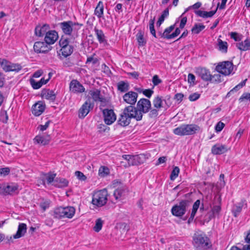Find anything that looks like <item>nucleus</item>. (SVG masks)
Wrapping results in <instances>:
<instances>
[{
	"label": "nucleus",
	"mask_w": 250,
	"mask_h": 250,
	"mask_svg": "<svg viewBox=\"0 0 250 250\" xmlns=\"http://www.w3.org/2000/svg\"><path fill=\"white\" fill-rule=\"evenodd\" d=\"M68 184V181L65 179L57 178L55 179L53 185L59 188H63L67 187Z\"/></svg>",
	"instance_id": "nucleus-27"
},
{
	"label": "nucleus",
	"mask_w": 250,
	"mask_h": 250,
	"mask_svg": "<svg viewBox=\"0 0 250 250\" xmlns=\"http://www.w3.org/2000/svg\"><path fill=\"white\" fill-rule=\"evenodd\" d=\"M195 73L197 76L205 82L209 81L210 79V71L204 67H198L195 69Z\"/></svg>",
	"instance_id": "nucleus-13"
},
{
	"label": "nucleus",
	"mask_w": 250,
	"mask_h": 250,
	"mask_svg": "<svg viewBox=\"0 0 250 250\" xmlns=\"http://www.w3.org/2000/svg\"><path fill=\"white\" fill-rule=\"evenodd\" d=\"M159 109L155 108L153 109H151L149 110L150 112L149 113V116L150 118H155L156 117L158 114H159Z\"/></svg>",
	"instance_id": "nucleus-53"
},
{
	"label": "nucleus",
	"mask_w": 250,
	"mask_h": 250,
	"mask_svg": "<svg viewBox=\"0 0 250 250\" xmlns=\"http://www.w3.org/2000/svg\"><path fill=\"white\" fill-rule=\"evenodd\" d=\"M82 24L71 21H63L59 23L62 32L66 35L74 37L77 35Z\"/></svg>",
	"instance_id": "nucleus-2"
},
{
	"label": "nucleus",
	"mask_w": 250,
	"mask_h": 250,
	"mask_svg": "<svg viewBox=\"0 0 250 250\" xmlns=\"http://www.w3.org/2000/svg\"><path fill=\"white\" fill-rule=\"evenodd\" d=\"M217 42L219 50L223 53H227L228 46V43L219 39H218Z\"/></svg>",
	"instance_id": "nucleus-36"
},
{
	"label": "nucleus",
	"mask_w": 250,
	"mask_h": 250,
	"mask_svg": "<svg viewBox=\"0 0 250 250\" xmlns=\"http://www.w3.org/2000/svg\"><path fill=\"white\" fill-rule=\"evenodd\" d=\"M193 245L196 250H208L211 247V244L206 234L201 231H196L192 237Z\"/></svg>",
	"instance_id": "nucleus-1"
},
{
	"label": "nucleus",
	"mask_w": 250,
	"mask_h": 250,
	"mask_svg": "<svg viewBox=\"0 0 250 250\" xmlns=\"http://www.w3.org/2000/svg\"><path fill=\"white\" fill-rule=\"evenodd\" d=\"M205 28V26L203 24L200 23H195L192 28L191 31L193 34H198L201 31L204 29Z\"/></svg>",
	"instance_id": "nucleus-41"
},
{
	"label": "nucleus",
	"mask_w": 250,
	"mask_h": 250,
	"mask_svg": "<svg viewBox=\"0 0 250 250\" xmlns=\"http://www.w3.org/2000/svg\"><path fill=\"white\" fill-rule=\"evenodd\" d=\"M228 148L226 146L217 144L213 146L211 148L212 153L215 155H220L226 152Z\"/></svg>",
	"instance_id": "nucleus-24"
},
{
	"label": "nucleus",
	"mask_w": 250,
	"mask_h": 250,
	"mask_svg": "<svg viewBox=\"0 0 250 250\" xmlns=\"http://www.w3.org/2000/svg\"><path fill=\"white\" fill-rule=\"evenodd\" d=\"M154 108L160 109L163 107V98L162 97L157 96L155 97L152 102Z\"/></svg>",
	"instance_id": "nucleus-35"
},
{
	"label": "nucleus",
	"mask_w": 250,
	"mask_h": 250,
	"mask_svg": "<svg viewBox=\"0 0 250 250\" xmlns=\"http://www.w3.org/2000/svg\"><path fill=\"white\" fill-rule=\"evenodd\" d=\"M103 221L101 218H98L96 220L95 226L93 229L95 231L98 232L100 231L103 227Z\"/></svg>",
	"instance_id": "nucleus-46"
},
{
	"label": "nucleus",
	"mask_w": 250,
	"mask_h": 250,
	"mask_svg": "<svg viewBox=\"0 0 250 250\" xmlns=\"http://www.w3.org/2000/svg\"><path fill=\"white\" fill-rule=\"evenodd\" d=\"M151 106V102L149 100L142 98L138 102L136 107L140 112L142 118L143 114L147 113L150 109Z\"/></svg>",
	"instance_id": "nucleus-10"
},
{
	"label": "nucleus",
	"mask_w": 250,
	"mask_h": 250,
	"mask_svg": "<svg viewBox=\"0 0 250 250\" xmlns=\"http://www.w3.org/2000/svg\"><path fill=\"white\" fill-rule=\"evenodd\" d=\"M152 82L154 85L156 86L161 83L162 81L157 75H155L153 77Z\"/></svg>",
	"instance_id": "nucleus-59"
},
{
	"label": "nucleus",
	"mask_w": 250,
	"mask_h": 250,
	"mask_svg": "<svg viewBox=\"0 0 250 250\" xmlns=\"http://www.w3.org/2000/svg\"><path fill=\"white\" fill-rule=\"evenodd\" d=\"M98 62V59L95 57V54L93 55L88 57L87 58V60L86 62V63H92L93 64H95Z\"/></svg>",
	"instance_id": "nucleus-51"
},
{
	"label": "nucleus",
	"mask_w": 250,
	"mask_h": 250,
	"mask_svg": "<svg viewBox=\"0 0 250 250\" xmlns=\"http://www.w3.org/2000/svg\"><path fill=\"white\" fill-rule=\"evenodd\" d=\"M244 204V201H241L233 206L232 211L235 217H237L241 211Z\"/></svg>",
	"instance_id": "nucleus-33"
},
{
	"label": "nucleus",
	"mask_w": 250,
	"mask_h": 250,
	"mask_svg": "<svg viewBox=\"0 0 250 250\" xmlns=\"http://www.w3.org/2000/svg\"><path fill=\"white\" fill-rule=\"evenodd\" d=\"M236 46L239 50L242 51L250 50V39H246L241 42L237 43Z\"/></svg>",
	"instance_id": "nucleus-28"
},
{
	"label": "nucleus",
	"mask_w": 250,
	"mask_h": 250,
	"mask_svg": "<svg viewBox=\"0 0 250 250\" xmlns=\"http://www.w3.org/2000/svg\"><path fill=\"white\" fill-rule=\"evenodd\" d=\"M51 137L49 135L39 134L33 139L34 143L42 146H45L49 144Z\"/></svg>",
	"instance_id": "nucleus-15"
},
{
	"label": "nucleus",
	"mask_w": 250,
	"mask_h": 250,
	"mask_svg": "<svg viewBox=\"0 0 250 250\" xmlns=\"http://www.w3.org/2000/svg\"><path fill=\"white\" fill-rule=\"evenodd\" d=\"M215 69L219 73L225 76L229 75L233 70V64L229 61L224 62L218 64Z\"/></svg>",
	"instance_id": "nucleus-8"
},
{
	"label": "nucleus",
	"mask_w": 250,
	"mask_h": 250,
	"mask_svg": "<svg viewBox=\"0 0 250 250\" xmlns=\"http://www.w3.org/2000/svg\"><path fill=\"white\" fill-rule=\"evenodd\" d=\"M76 209L72 206L58 207L53 212V217L56 219L72 218L75 213Z\"/></svg>",
	"instance_id": "nucleus-3"
},
{
	"label": "nucleus",
	"mask_w": 250,
	"mask_h": 250,
	"mask_svg": "<svg viewBox=\"0 0 250 250\" xmlns=\"http://www.w3.org/2000/svg\"><path fill=\"white\" fill-rule=\"evenodd\" d=\"M58 33L55 30H49L44 37V41L49 44H54L58 39Z\"/></svg>",
	"instance_id": "nucleus-16"
},
{
	"label": "nucleus",
	"mask_w": 250,
	"mask_h": 250,
	"mask_svg": "<svg viewBox=\"0 0 250 250\" xmlns=\"http://www.w3.org/2000/svg\"><path fill=\"white\" fill-rule=\"evenodd\" d=\"M109 173V169L104 166H102L99 169V175L101 176L104 177L107 175Z\"/></svg>",
	"instance_id": "nucleus-48"
},
{
	"label": "nucleus",
	"mask_w": 250,
	"mask_h": 250,
	"mask_svg": "<svg viewBox=\"0 0 250 250\" xmlns=\"http://www.w3.org/2000/svg\"><path fill=\"white\" fill-rule=\"evenodd\" d=\"M125 190V187L122 186L117 188L114 192L113 195L116 200L120 199L124 195Z\"/></svg>",
	"instance_id": "nucleus-32"
},
{
	"label": "nucleus",
	"mask_w": 250,
	"mask_h": 250,
	"mask_svg": "<svg viewBox=\"0 0 250 250\" xmlns=\"http://www.w3.org/2000/svg\"><path fill=\"white\" fill-rule=\"evenodd\" d=\"M42 96L43 98L54 101L56 99V94L53 90L45 89L42 91Z\"/></svg>",
	"instance_id": "nucleus-25"
},
{
	"label": "nucleus",
	"mask_w": 250,
	"mask_h": 250,
	"mask_svg": "<svg viewBox=\"0 0 250 250\" xmlns=\"http://www.w3.org/2000/svg\"><path fill=\"white\" fill-rule=\"evenodd\" d=\"M216 10L215 11H211L209 12L198 10L196 12V14L198 16L203 18L211 17L215 14Z\"/></svg>",
	"instance_id": "nucleus-34"
},
{
	"label": "nucleus",
	"mask_w": 250,
	"mask_h": 250,
	"mask_svg": "<svg viewBox=\"0 0 250 250\" xmlns=\"http://www.w3.org/2000/svg\"><path fill=\"white\" fill-rule=\"evenodd\" d=\"M10 171V169L8 167L0 168V176H5L9 174Z\"/></svg>",
	"instance_id": "nucleus-55"
},
{
	"label": "nucleus",
	"mask_w": 250,
	"mask_h": 250,
	"mask_svg": "<svg viewBox=\"0 0 250 250\" xmlns=\"http://www.w3.org/2000/svg\"><path fill=\"white\" fill-rule=\"evenodd\" d=\"M124 111L125 114H126L131 119V118L135 119L137 121L142 120V115L139 111L138 110L137 107H135L131 105L126 107Z\"/></svg>",
	"instance_id": "nucleus-11"
},
{
	"label": "nucleus",
	"mask_w": 250,
	"mask_h": 250,
	"mask_svg": "<svg viewBox=\"0 0 250 250\" xmlns=\"http://www.w3.org/2000/svg\"><path fill=\"white\" fill-rule=\"evenodd\" d=\"M45 109V105L42 102H38L32 106V113L36 116L41 115Z\"/></svg>",
	"instance_id": "nucleus-23"
},
{
	"label": "nucleus",
	"mask_w": 250,
	"mask_h": 250,
	"mask_svg": "<svg viewBox=\"0 0 250 250\" xmlns=\"http://www.w3.org/2000/svg\"><path fill=\"white\" fill-rule=\"evenodd\" d=\"M94 31L95 32L97 38L100 43L106 42L105 36L102 30L95 28Z\"/></svg>",
	"instance_id": "nucleus-30"
},
{
	"label": "nucleus",
	"mask_w": 250,
	"mask_h": 250,
	"mask_svg": "<svg viewBox=\"0 0 250 250\" xmlns=\"http://www.w3.org/2000/svg\"><path fill=\"white\" fill-rule=\"evenodd\" d=\"M50 201L49 200L43 201L40 203V206L43 211H45L50 206Z\"/></svg>",
	"instance_id": "nucleus-52"
},
{
	"label": "nucleus",
	"mask_w": 250,
	"mask_h": 250,
	"mask_svg": "<svg viewBox=\"0 0 250 250\" xmlns=\"http://www.w3.org/2000/svg\"><path fill=\"white\" fill-rule=\"evenodd\" d=\"M223 77L220 73L215 74L213 75H210V79L209 81L212 83H218L222 82Z\"/></svg>",
	"instance_id": "nucleus-39"
},
{
	"label": "nucleus",
	"mask_w": 250,
	"mask_h": 250,
	"mask_svg": "<svg viewBox=\"0 0 250 250\" xmlns=\"http://www.w3.org/2000/svg\"><path fill=\"white\" fill-rule=\"evenodd\" d=\"M50 27L49 25L44 24L41 25H38L35 29V34L37 36L42 37L44 35H46V33L49 30Z\"/></svg>",
	"instance_id": "nucleus-21"
},
{
	"label": "nucleus",
	"mask_w": 250,
	"mask_h": 250,
	"mask_svg": "<svg viewBox=\"0 0 250 250\" xmlns=\"http://www.w3.org/2000/svg\"><path fill=\"white\" fill-rule=\"evenodd\" d=\"M200 204V201L199 200H196V202L194 203V204L193 205V207H192V211H191V213L190 214V217L189 218V220L191 219L192 220L193 219V218L197 212V209L199 208Z\"/></svg>",
	"instance_id": "nucleus-43"
},
{
	"label": "nucleus",
	"mask_w": 250,
	"mask_h": 250,
	"mask_svg": "<svg viewBox=\"0 0 250 250\" xmlns=\"http://www.w3.org/2000/svg\"><path fill=\"white\" fill-rule=\"evenodd\" d=\"M26 225L24 223H20L18 226L17 233L13 235L14 239H18L22 237L26 232Z\"/></svg>",
	"instance_id": "nucleus-26"
},
{
	"label": "nucleus",
	"mask_w": 250,
	"mask_h": 250,
	"mask_svg": "<svg viewBox=\"0 0 250 250\" xmlns=\"http://www.w3.org/2000/svg\"><path fill=\"white\" fill-rule=\"evenodd\" d=\"M200 204V201L199 200H196V202L194 203V204L193 205V207H192V211H191V213L190 214V217L189 218V220L191 219L192 220L193 219V218L197 212V209L199 208Z\"/></svg>",
	"instance_id": "nucleus-44"
},
{
	"label": "nucleus",
	"mask_w": 250,
	"mask_h": 250,
	"mask_svg": "<svg viewBox=\"0 0 250 250\" xmlns=\"http://www.w3.org/2000/svg\"><path fill=\"white\" fill-rule=\"evenodd\" d=\"M250 93H245L243 94V95L239 98V100L240 102L244 101L245 100H250Z\"/></svg>",
	"instance_id": "nucleus-63"
},
{
	"label": "nucleus",
	"mask_w": 250,
	"mask_h": 250,
	"mask_svg": "<svg viewBox=\"0 0 250 250\" xmlns=\"http://www.w3.org/2000/svg\"><path fill=\"white\" fill-rule=\"evenodd\" d=\"M200 97V94L196 92L190 94L188 97V99L190 101H195L198 100Z\"/></svg>",
	"instance_id": "nucleus-58"
},
{
	"label": "nucleus",
	"mask_w": 250,
	"mask_h": 250,
	"mask_svg": "<svg viewBox=\"0 0 250 250\" xmlns=\"http://www.w3.org/2000/svg\"><path fill=\"white\" fill-rule=\"evenodd\" d=\"M108 196L106 189L95 191L92 195V204L97 207H102L106 204Z\"/></svg>",
	"instance_id": "nucleus-4"
},
{
	"label": "nucleus",
	"mask_w": 250,
	"mask_h": 250,
	"mask_svg": "<svg viewBox=\"0 0 250 250\" xmlns=\"http://www.w3.org/2000/svg\"><path fill=\"white\" fill-rule=\"evenodd\" d=\"M188 81L191 85H194L195 84V77L191 73H189L188 76Z\"/></svg>",
	"instance_id": "nucleus-57"
},
{
	"label": "nucleus",
	"mask_w": 250,
	"mask_h": 250,
	"mask_svg": "<svg viewBox=\"0 0 250 250\" xmlns=\"http://www.w3.org/2000/svg\"><path fill=\"white\" fill-rule=\"evenodd\" d=\"M138 97V94L135 92L129 91L125 94L123 96V99L125 102L130 104H134Z\"/></svg>",
	"instance_id": "nucleus-20"
},
{
	"label": "nucleus",
	"mask_w": 250,
	"mask_h": 250,
	"mask_svg": "<svg viewBox=\"0 0 250 250\" xmlns=\"http://www.w3.org/2000/svg\"><path fill=\"white\" fill-rule=\"evenodd\" d=\"M230 38L236 42L240 41L241 40V35L236 32H231L230 33Z\"/></svg>",
	"instance_id": "nucleus-54"
},
{
	"label": "nucleus",
	"mask_w": 250,
	"mask_h": 250,
	"mask_svg": "<svg viewBox=\"0 0 250 250\" xmlns=\"http://www.w3.org/2000/svg\"><path fill=\"white\" fill-rule=\"evenodd\" d=\"M30 82L31 85L34 89H39L42 86V83L40 81L37 82L33 79H31Z\"/></svg>",
	"instance_id": "nucleus-49"
},
{
	"label": "nucleus",
	"mask_w": 250,
	"mask_h": 250,
	"mask_svg": "<svg viewBox=\"0 0 250 250\" xmlns=\"http://www.w3.org/2000/svg\"><path fill=\"white\" fill-rule=\"evenodd\" d=\"M70 90L73 93H82L84 91L85 88L78 81L72 80L69 85Z\"/></svg>",
	"instance_id": "nucleus-18"
},
{
	"label": "nucleus",
	"mask_w": 250,
	"mask_h": 250,
	"mask_svg": "<svg viewBox=\"0 0 250 250\" xmlns=\"http://www.w3.org/2000/svg\"><path fill=\"white\" fill-rule=\"evenodd\" d=\"M0 64L2 69L5 72H18L21 69V66L20 64L13 63L5 59H0Z\"/></svg>",
	"instance_id": "nucleus-9"
},
{
	"label": "nucleus",
	"mask_w": 250,
	"mask_h": 250,
	"mask_svg": "<svg viewBox=\"0 0 250 250\" xmlns=\"http://www.w3.org/2000/svg\"><path fill=\"white\" fill-rule=\"evenodd\" d=\"M89 95L95 102L105 103L106 100L101 94L99 90L97 89H92L89 91Z\"/></svg>",
	"instance_id": "nucleus-19"
},
{
	"label": "nucleus",
	"mask_w": 250,
	"mask_h": 250,
	"mask_svg": "<svg viewBox=\"0 0 250 250\" xmlns=\"http://www.w3.org/2000/svg\"><path fill=\"white\" fill-rule=\"evenodd\" d=\"M128 84L123 81L120 82L118 84V89L122 92H125L128 90Z\"/></svg>",
	"instance_id": "nucleus-45"
},
{
	"label": "nucleus",
	"mask_w": 250,
	"mask_h": 250,
	"mask_svg": "<svg viewBox=\"0 0 250 250\" xmlns=\"http://www.w3.org/2000/svg\"><path fill=\"white\" fill-rule=\"evenodd\" d=\"M94 14L99 18L103 17L104 14V4L102 1H100L98 2L95 9Z\"/></svg>",
	"instance_id": "nucleus-31"
},
{
	"label": "nucleus",
	"mask_w": 250,
	"mask_h": 250,
	"mask_svg": "<svg viewBox=\"0 0 250 250\" xmlns=\"http://www.w3.org/2000/svg\"><path fill=\"white\" fill-rule=\"evenodd\" d=\"M136 39L140 46H144L146 43V41L144 37V34L141 31H139L136 35Z\"/></svg>",
	"instance_id": "nucleus-42"
},
{
	"label": "nucleus",
	"mask_w": 250,
	"mask_h": 250,
	"mask_svg": "<svg viewBox=\"0 0 250 250\" xmlns=\"http://www.w3.org/2000/svg\"><path fill=\"white\" fill-rule=\"evenodd\" d=\"M199 129L198 126L195 125H183L175 128L173 132L180 136L192 135Z\"/></svg>",
	"instance_id": "nucleus-5"
},
{
	"label": "nucleus",
	"mask_w": 250,
	"mask_h": 250,
	"mask_svg": "<svg viewBox=\"0 0 250 250\" xmlns=\"http://www.w3.org/2000/svg\"><path fill=\"white\" fill-rule=\"evenodd\" d=\"M34 51L38 53H45L51 49L50 46L46 42H37L34 45Z\"/></svg>",
	"instance_id": "nucleus-14"
},
{
	"label": "nucleus",
	"mask_w": 250,
	"mask_h": 250,
	"mask_svg": "<svg viewBox=\"0 0 250 250\" xmlns=\"http://www.w3.org/2000/svg\"><path fill=\"white\" fill-rule=\"evenodd\" d=\"M73 51V48L72 46L70 45L62 47L61 49L62 54L64 57H67V56L70 55L72 53Z\"/></svg>",
	"instance_id": "nucleus-37"
},
{
	"label": "nucleus",
	"mask_w": 250,
	"mask_h": 250,
	"mask_svg": "<svg viewBox=\"0 0 250 250\" xmlns=\"http://www.w3.org/2000/svg\"><path fill=\"white\" fill-rule=\"evenodd\" d=\"M75 173L77 178L81 180L84 181L86 178V176L79 171H76Z\"/></svg>",
	"instance_id": "nucleus-62"
},
{
	"label": "nucleus",
	"mask_w": 250,
	"mask_h": 250,
	"mask_svg": "<svg viewBox=\"0 0 250 250\" xmlns=\"http://www.w3.org/2000/svg\"><path fill=\"white\" fill-rule=\"evenodd\" d=\"M59 44L62 48L69 45V41L67 39H61L60 40Z\"/></svg>",
	"instance_id": "nucleus-60"
},
{
	"label": "nucleus",
	"mask_w": 250,
	"mask_h": 250,
	"mask_svg": "<svg viewBox=\"0 0 250 250\" xmlns=\"http://www.w3.org/2000/svg\"><path fill=\"white\" fill-rule=\"evenodd\" d=\"M247 81V79H246L244 81H243L242 82H241L240 83L236 85L231 91H236L241 88L242 87H243L246 84V82Z\"/></svg>",
	"instance_id": "nucleus-56"
},
{
	"label": "nucleus",
	"mask_w": 250,
	"mask_h": 250,
	"mask_svg": "<svg viewBox=\"0 0 250 250\" xmlns=\"http://www.w3.org/2000/svg\"><path fill=\"white\" fill-rule=\"evenodd\" d=\"M123 158L128 162V166H136L144 163L146 156L144 154L137 155H124Z\"/></svg>",
	"instance_id": "nucleus-7"
},
{
	"label": "nucleus",
	"mask_w": 250,
	"mask_h": 250,
	"mask_svg": "<svg viewBox=\"0 0 250 250\" xmlns=\"http://www.w3.org/2000/svg\"><path fill=\"white\" fill-rule=\"evenodd\" d=\"M179 172V168L178 167H175L170 174V179L171 180H174L178 177Z\"/></svg>",
	"instance_id": "nucleus-47"
},
{
	"label": "nucleus",
	"mask_w": 250,
	"mask_h": 250,
	"mask_svg": "<svg viewBox=\"0 0 250 250\" xmlns=\"http://www.w3.org/2000/svg\"><path fill=\"white\" fill-rule=\"evenodd\" d=\"M1 189L4 194H12L17 192L18 187L16 184L4 185L1 187Z\"/></svg>",
	"instance_id": "nucleus-22"
},
{
	"label": "nucleus",
	"mask_w": 250,
	"mask_h": 250,
	"mask_svg": "<svg viewBox=\"0 0 250 250\" xmlns=\"http://www.w3.org/2000/svg\"><path fill=\"white\" fill-rule=\"evenodd\" d=\"M169 15V11L168 8H166L163 12L162 15L159 18V20H161L163 22L164 21L165 19L167 18Z\"/></svg>",
	"instance_id": "nucleus-61"
},
{
	"label": "nucleus",
	"mask_w": 250,
	"mask_h": 250,
	"mask_svg": "<svg viewBox=\"0 0 250 250\" xmlns=\"http://www.w3.org/2000/svg\"><path fill=\"white\" fill-rule=\"evenodd\" d=\"M189 205L190 202L189 201L187 200H182L172 208L171 213L174 216L182 217L185 214Z\"/></svg>",
	"instance_id": "nucleus-6"
},
{
	"label": "nucleus",
	"mask_w": 250,
	"mask_h": 250,
	"mask_svg": "<svg viewBox=\"0 0 250 250\" xmlns=\"http://www.w3.org/2000/svg\"><path fill=\"white\" fill-rule=\"evenodd\" d=\"M224 126L225 124L221 122H218L215 126V130L216 132H220Z\"/></svg>",
	"instance_id": "nucleus-64"
},
{
	"label": "nucleus",
	"mask_w": 250,
	"mask_h": 250,
	"mask_svg": "<svg viewBox=\"0 0 250 250\" xmlns=\"http://www.w3.org/2000/svg\"><path fill=\"white\" fill-rule=\"evenodd\" d=\"M118 122L121 126H125L130 124V119L126 114H125V112L123 111Z\"/></svg>",
	"instance_id": "nucleus-29"
},
{
	"label": "nucleus",
	"mask_w": 250,
	"mask_h": 250,
	"mask_svg": "<svg viewBox=\"0 0 250 250\" xmlns=\"http://www.w3.org/2000/svg\"><path fill=\"white\" fill-rule=\"evenodd\" d=\"M56 177L55 174H52V173H48L46 174L45 175V178L47 181V184H51L52 183V184L54 183V181L55 180L54 178Z\"/></svg>",
	"instance_id": "nucleus-50"
},
{
	"label": "nucleus",
	"mask_w": 250,
	"mask_h": 250,
	"mask_svg": "<svg viewBox=\"0 0 250 250\" xmlns=\"http://www.w3.org/2000/svg\"><path fill=\"white\" fill-rule=\"evenodd\" d=\"M221 210V207L220 206H215L211 209V211L209 213V217L210 219L211 218L218 216Z\"/></svg>",
	"instance_id": "nucleus-40"
},
{
	"label": "nucleus",
	"mask_w": 250,
	"mask_h": 250,
	"mask_svg": "<svg viewBox=\"0 0 250 250\" xmlns=\"http://www.w3.org/2000/svg\"><path fill=\"white\" fill-rule=\"evenodd\" d=\"M93 105L90 102L86 101L79 110V117L82 118L85 117L89 112L90 110L93 108Z\"/></svg>",
	"instance_id": "nucleus-17"
},
{
	"label": "nucleus",
	"mask_w": 250,
	"mask_h": 250,
	"mask_svg": "<svg viewBox=\"0 0 250 250\" xmlns=\"http://www.w3.org/2000/svg\"><path fill=\"white\" fill-rule=\"evenodd\" d=\"M174 29V25H171L170 26L165 29L164 33L159 32L158 34L161 36V38H166L167 39H170L171 38H168V36L170 34L169 33Z\"/></svg>",
	"instance_id": "nucleus-38"
},
{
	"label": "nucleus",
	"mask_w": 250,
	"mask_h": 250,
	"mask_svg": "<svg viewBox=\"0 0 250 250\" xmlns=\"http://www.w3.org/2000/svg\"><path fill=\"white\" fill-rule=\"evenodd\" d=\"M104 121L107 125L113 124L116 119V116L112 109H105L103 110Z\"/></svg>",
	"instance_id": "nucleus-12"
}]
</instances>
